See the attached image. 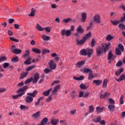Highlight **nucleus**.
Instances as JSON below:
<instances>
[{
  "label": "nucleus",
  "mask_w": 125,
  "mask_h": 125,
  "mask_svg": "<svg viewBox=\"0 0 125 125\" xmlns=\"http://www.w3.org/2000/svg\"><path fill=\"white\" fill-rule=\"evenodd\" d=\"M38 91L35 90L32 93H28L27 95H28L25 97V102L26 103H32V101H34L33 97H36Z\"/></svg>",
  "instance_id": "obj_1"
},
{
  "label": "nucleus",
  "mask_w": 125,
  "mask_h": 125,
  "mask_svg": "<svg viewBox=\"0 0 125 125\" xmlns=\"http://www.w3.org/2000/svg\"><path fill=\"white\" fill-rule=\"evenodd\" d=\"M11 51L13 52L15 54H20L22 52V50L20 49L16 48L15 45H12L11 48Z\"/></svg>",
  "instance_id": "obj_2"
},
{
  "label": "nucleus",
  "mask_w": 125,
  "mask_h": 125,
  "mask_svg": "<svg viewBox=\"0 0 125 125\" xmlns=\"http://www.w3.org/2000/svg\"><path fill=\"white\" fill-rule=\"evenodd\" d=\"M104 45H102V46L98 47L96 48V53L97 56H101V54L103 53V51H104Z\"/></svg>",
  "instance_id": "obj_3"
},
{
  "label": "nucleus",
  "mask_w": 125,
  "mask_h": 125,
  "mask_svg": "<svg viewBox=\"0 0 125 125\" xmlns=\"http://www.w3.org/2000/svg\"><path fill=\"white\" fill-rule=\"evenodd\" d=\"M76 42V45H83L85 43V40L83 37L81 40H79L78 38L75 39Z\"/></svg>",
  "instance_id": "obj_4"
},
{
  "label": "nucleus",
  "mask_w": 125,
  "mask_h": 125,
  "mask_svg": "<svg viewBox=\"0 0 125 125\" xmlns=\"http://www.w3.org/2000/svg\"><path fill=\"white\" fill-rule=\"evenodd\" d=\"M48 65L51 70H55V69H56V63L54 62L53 60H51L48 63Z\"/></svg>",
  "instance_id": "obj_5"
},
{
  "label": "nucleus",
  "mask_w": 125,
  "mask_h": 125,
  "mask_svg": "<svg viewBox=\"0 0 125 125\" xmlns=\"http://www.w3.org/2000/svg\"><path fill=\"white\" fill-rule=\"evenodd\" d=\"M28 88H29V87L28 86V85H25L23 86V87H21L18 91H17V93H24V94H25V92L26 91V90H27V89H28Z\"/></svg>",
  "instance_id": "obj_6"
},
{
  "label": "nucleus",
  "mask_w": 125,
  "mask_h": 125,
  "mask_svg": "<svg viewBox=\"0 0 125 125\" xmlns=\"http://www.w3.org/2000/svg\"><path fill=\"white\" fill-rule=\"evenodd\" d=\"M93 20L94 22L97 23V24H100L101 23V18L99 15L96 14L93 17Z\"/></svg>",
  "instance_id": "obj_7"
},
{
  "label": "nucleus",
  "mask_w": 125,
  "mask_h": 125,
  "mask_svg": "<svg viewBox=\"0 0 125 125\" xmlns=\"http://www.w3.org/2000/svg\"><path fill=\"white\" fill-rule=\"evenodd\" d=\"M84 63H85V62L84 61H79L76 62V63L75 64V66L77 68L80 69V68H82V66L84 65Z\"/></svg>",
  "instance_id": "obj_8"
},
{
  "label": "nucleus",
  "mask_w": 125,
  "mask_h": 125,
  "mask_svg": "<svg viewBox=\"0 0 125 125\" xmlns=\"http://www.w3.org/2000/svg\"><path fill=\"white\" fill-rule=\"evenodd\" d=\"M87 56L89 58H90L91 57V55L92 53H93V49L89 48H87L86 49Z\"/></svg>",
  "instance_id": "obj_9"
},
{
  "label": "nucleus",
  "mask_w": 125,
  "mask_h": 125,
  "mask_svg": "<svg viewBox=\"0 0 125 125\" xmlns=\"http://www.w3.org/2000/svg\"><path fill=\"white\" fill-rule=\"evenodd\" d=\"M39 79H40V77H39V73H36L34 75V79L33 78V80H32L33 83H37Z\"/></svg>",
  "instance_id": "obj_10"
},
{
  "label": "nucleus",
  "mask_w": 125,
  "mask_h": 125,
  "mask_svg": "<svg viewBox=\"0 0 125 125\" xmlns=\"http://www.w3.org/2000/svg\"><path fill=\"white\" fill-rule=\"evenodd\" d=\"M110 96V93L107 92H105L104 94H101L100 96V98L101 99H106V98H108Z\"/></svg>",
  "instance_id": "obj_11"
},
{
  "label": "nucleus",
  "mask_w": 125,
  "mask_h": 125,
  "mask_svg": "<svg viewBox=\"0 0 125 125\" xmlns=\"http://www.w3.org/2000/svg\"><path fill=\"white\" fill-rule=\"evenodd\" d=\"M76 31L77 32H78V33H79L80 35H82V34H83V33H84V30L83 29V28L82 25H79Z\"/></svg>",
  "instance_id": "obj_12"
},
{
  "label": "nucleus",
  "mask_w": 125,
  "mask_h": 125,
  "mask_svg": "<svg viewBox=\"0 0 125 125\" xmlns=\"http://www.w3.org/2000/svg\"><path fill=\"white\" fill-rule=\"evenodd\" d=\"M86 16L87 15L86 13L83 12L81 14V21H82L83 23H84V22L86 21Z\"/></svg>",
  "instance_id": "obj_13"
},
{
  "label": "nucleus",
  "mask_w": 125,
  "mask_h": 125,
  "mask_svg": "<svg viewBox=\"0 0 125 125\" xmlns=\"http://www.w3.org/2000/svg\"><path fill=\"white\" fill-rule=\"evenodd\" d=\"M102 80H95L93 81V84H95L97 86H99L102 83Z\"/></svg>",
  "instance_id": "obj_14"
},
{
  "label": "nucleus",
  "mask_w": 125,
  "mask_h": 125,
  "mask_svg": "<svg viewBox=\"0 0 125 125\" xmlns=\"http://www.w3.org/2000/svg\"><path fill=\"white\" fill-rule=\"evenodd\" d=\"M115 80L116 82H118V83H120V82H122V81H125V74H122L120 77H119V79H116Z\"/></svg>",
  "instance_id": "obj_15"
},
{
  "label": "nucleus",
  "mask_w": 125,
  "mask_h": 125,
  "mask_svg": "<svg viewBox=\"0 0 125 125\" xmlns=\"http://www.w3.org/2000/svg\"><path fill=\"white\" fill-rule=\"evenodd\" d=\"M60 88V84H58L56 86L53 91H52V94H56L58 91V89Z\"/></svg>",
  "instance_id": "obj_16"
},
{
  "label": "nucleus",
  "mask_w": 125,
  "mask_h": 125,
  "mask_svg": "<svg viewBox=\"0 0 125 125\" xmlns=\"http://www.w3.org/2000/svg\"><path fill=\"white\" fill-rule=\"evenodd\" d=\"M83 38L86 42V41H87V40H88L89 39H90V38H91V32H89L88 33L86 34L85 35V36Z\"/></svg>",
  "instance_id": "obj_17"
},
{
  "label": "nucleus",
  "mask_w": 125,
  "mask_h": 125,
  "mask_svg": "<svg viewBox=\"0 0 125 125\" xmlns=\"http://www.w3.org/2000/svg\"><path fill=\"white\" fill-rule=\"evenodd\" d=\"M124 68H122L119 69L118 70L116 71L115 72V75L117 77H119V76H121V74H122V73H123V72H124Z\"/></svg>",
  "instance_id": "obj_18"
},
{
  "label": "nucleus",
  "mask_w": 125,
  "mask_h": 125,
  "mask_svg": "<svg viewBox=\"0 0 125 125\" xmlns=\"http://www.w3.org/2000/svg\"><path fill=\"white\" fill-rule=\"evenodd\" d=\"M108 109H109V111L110 112H114L115 111V109L116 108V106L115 105L113 104H109L107 107Z\"/></svg>",
  "instance_id": "obj_19"
},
{
  "label": "nucleus",
  "mask_w": 125,
  "mask_h": 125,
  "mask_svg": "<svg viewBox=\"0 0 125 125\" xmlns=\"http://www.w3.org/2000/svg\"><path fill=\"white\" fill-rule=\"evenodd\" d=\"M113 57H114V55L112 53V51L110 50L108 52L107 60H111V59H112V60H114V58Z\"/></svg>",
  "instance_id": "obj_20"
},
{
  "label": "nucleus",
  "mask_w": 125,
  "mask_h": 125,
  "mask_svg": "<svg viewBox=\"0 0 125 125\" xmlns=\"http://www.w3.org/2000/svg\"><path fill=\"white\" fill-rule=\"evenodd\" d=\"M59 122V120L52 119H51L50 123L52 125H57V124Z\"/></svg>",
  "instance_id": "obj_21"
},
{
  "label": "nucleus",
  "mask_w": 125,
  "mask_h": 125,
  "mask_svg": "<svg viewBox=\"0 0 125 125\" xmlns=\"http://www.w3.org/2000/svg\"><path fill=\"white\" fill-rule=\"evenodd\" d=\"M52 90V88H51L47 90V91H45L42 93L43 95L44 96H48L49 95V92Z\"/></svg>",
  "instance_id": "obj_22"
},
{
  "label": "nucleus",
  "mask_w": 125,
  "mask_h": 125,
  "mask_svg": "<svg viewBox=\"0 0 125 125\" xmlns=\"http://www.w3.org/2000/svg\"><path fill=\"white\" fill-rule=\"evenodd\" d=\"M32 51L36 54H40V53H41L42 52V51H41V50L37 48H32Z\"/></svg>",
  "instance_id": "obj_23"
},
{
  "label": "nucleus",
  "mask_w": 125,
  "mask_h": 125,
  "mask_svg": "<svg viewBox=\"0 0 125 125\" xmlns=\"http://www.w3.org/2000/svg\"><path fill=\"white\" fill-rule=\"evenodd\" d=\"M32 60V58L31 57H29L27 58V59L24 62L25 65H31V60Z\"/></svg>",
  "instance_id": "obj_24"
},
{
  "label": "nucleus",
  "mask_w": 125,
  "mask_h": 125,
  "mask_svg": "<svg viewBox=\"0 0 125 125\" xmlns=\"http://www.w3.org/2000/svg\"><path fill=\"white\" fill-rule=\"evenodd\" d=\"M36 28L37 30H38V31H39L40 32H42V31H43V30H44V29L41 26V25H40V24H39L38 23L36 24Z\"/></svg>",
  "instance_id": "obj_25"
},
{
  "label": "nucleus",
  "mask_w": 125,
  "mask_h": 125,
  "mask_svg": "<svg viewBox=\"0 0 125 125\" xmlns=\"http://www.w3.org/2000/svg\"><path fill=\"white\" fill-rule=\"evenodd\" d=\"M107 84H108V80L107 79H104L103 82V88H106L107 87Z\"/></svg>",
  "instance_id": "obj_26"
},
{
  "label": "nucleus",
  "mask_w": 125,
  "mask_h": 125,
  "mask_svg": "<svg viewBox=\"0 0 125 125\" xmlns=\"http://www.w3.org/2000/svg\"><path fill=\"white\" fill-rule=\"evenodd\" d=\"M81 55H83V56H86L87 55V53H86V50L85 49H83L80 51Z\"/></svg>",
  "instance_id": "obj_27"
},
{
  "label": "nucleus",
  "mask_w": 125,
  "mask_h": 125,
  "mask_svg": "<svg viewBox=\"0 0 125 125\" xmlns=\"http://www.w3.org/2000/svg\"><path fill=\"white\" fill-rule=\"evenodd\" d=\"M41 112L40 111L37 112L36 113L33 114L32 115V117H34L35 119H39L40 117H41V115L40 114Z\"/></svg>",
  "instance_id": "obj_28"
},
{
  "label": "nucleus",
  "mask_w": 125,
  "mask_h": 125,
  "mask_svg": "<svg viewBox=\"0 0 125 125\" xmlns=\"http://www.w3.org/2000/svg\"><path fill=\"white\" fill-rule=\"evenodd\" d=\"M110 45H111V43H109L108 44H106L105 46H104V48H104V53L107 52V50L109 49V47L110 46Z\"/></svg>",
  "instance_id": "obj_29"
},
{
  "label": "nucleus",
  "mask_w": 125,
  "mask_h": 125,
  "mask_svg": "<svg viewBox=\"0 0 125 125\" xmlns=\"http://www.w3.org/2000/svg\"><path fill=\"white\" fill-rule=\"evenodd\" d=\"M22 95H24V93H20L19 94L13 96L12 97H13V99H17V98H18V97H21V96Z\"/></svg>",
  "instance_id": "obj_30"
},
{
  "label": "nucleus",
  "mask_w": 125,
  "mask_h": 125,
  "mask_svg": "<svg viewBox=\"0 0 125 125\" xmlns=\"http://www.w3.org/2000/svg\"><path fill=\"white\" fill-rule=\"evenodd\" d=\"M111 23H112L113 25H114V26H117L118 24H120V23H121V21L120 20L111 21Z\"/></svg>",
  "instance_id": "obj_31"
},
{
  "label": "nucleus",
  "mask_w": 125,
  "mask_h": 125,
  "mask_svg": "<svg viewBox=\"0 0 125 125\" xmlns=\"http://www.w3.org/2000/svg\"><path fill=\"white\" fill-rule=\"evenodd\" d=\"M30 56V51L29 50H27L25 52V54H23V57L25 58H27V57H29Z\"/></svg>",
  "instance_id": "obj_32"
},
{
  "label": "nucleus",
  "mask_w": 125,
  "mask_h": 125,
  "mask_svg": "<svg viewBox=\"0 0 125 125\" xmlns=\"http://www.w3.org/2000/svg\"><path fill=\"white\" fill-rule=\"evenodd\" d=\"M42 38L43 41H49L50 40V37H49V36H46L45 35H42Z\"/></svg>",
  "instance_id": "obj_33"
},
{
  "label": "nucleus",
  "mask_w": 125,
  "mask_h": 125,
  "mask_svg": "<svg viewBox=\"0 0 125 125\" xmlns=\"http://www.w3.org/2000/svg\"><path fill=\"white\" fill-rule=\"evenodd\" d=\"M11 61L13 63H17L19 61V58L17 56L14 57L12 59Z\"/></svg>",
  "instance_id": "obj_34"
},
{
  "label": "nucleus",
  "mask_w": 125,
  "mask_h": 125,
  "mask_svg": "<svg viewBox=\"0 0 125 125\" xmlns=\"http://www.w3.org/2000/svg\"><path fill=\"white\" fill-rule=\"evenodd\" d=\"M105 109V107L101 108L100 107H96V110L98 114H99V113H102L103 110Z\"/></svg>",
  "instance_id": "obj_35"
},
{
  "label": "nucleus",
  "mask_w": 125,
  "mask_h": 125,
  "mask_svg": "<svg viewBox=\"0 0 125 125\" xmlns=\"http://www.w3.org/2000/svg\"><path fill=\"white\" fill-rule=\"evenodd\" d=\"M74 80H75L76 81H83V79H84V77L83 76H82L80 77H76V76H73Z\"/></svg>",
  "instance_id": "obj_36"
},
{
  "label": "nucleus",
  "mask_w": 125,
  "mask_h": 125,
  "mask_svg": "<svg viewBox=\"0 0 125 125\" xmlns=\"http://www.w3.org/2000/svg\"><path fill=\"white\" fill-rule=\"evenodd\" d=\"M101 120H102V118L101 116H98L96 119L93 120V122L94 123H99Z\"/></svg>",
  "instance_id": "obj_37"
},
{
  "label": "nucleus",
  "mask_w": 125,
  "mask_h": 125,
  "mask_svg": "<svg viewBox=\"0 0 125 125\" xmlns=\"http://www.w3.org/2000/svg\"><path fill=\"white\" fill-rule=\"evenodd\" d=\"M28 75V72H23L21 74V77H20V79H24V78H26V76Z\"/></svg>",
  "instance_id": "obj_38"
},
{
  "label": "nucleus",
  "mask_w": 125,
  "mask_h": 125,
  "mask_svg": "<svg viewBox=\"0 0 125 125\" xmlns=\"http://www.w3.org/2000/svg\"><path fill=\"white\" fill-rule=\"evenodd\" d=\"M115 53L117 55H122V51L119 48H116L115 49Z\"/></svg>",
  "instance_id": "obj_39"
},
{
  "label": "nucleus",
  "mask_w": 125,
  "mask_h": 125,
  "mask_svg": "<svg viewBox=\"0 0 125 125\" xmlns=\"http://www.w3.org/2000/svg\"><path fill=\"white\" fill-rule=\"evenodd\" d=\"M83 71L84 72V73H86V74H87L88 73H92V71L91 70V69L88 68H84Z\"/></svg>",
  "instance_id": "obj_40"
},
{
  "label": "nucleus",
  "mask_w": 125,
  "mask_h": 125,
  "mask_svg": "<svg viewBox=\"0 0 125 125\" xmlns=\"http://www.w3.org/2000/svg\"><path fill=\"white\" fill-rule=\"evenodd\" d=\"M35 13H36V10H34V8H32L31 9V12L29 16L33 17V16H35Z\"/></svg>",
  "instance_id": "obj_41"
},
{
  "label": "nucleus",
  "mask_w": 125,
  "mask_h": 125,
  "mask_svg": "<svg viewBox=\"0 0 125 125\" xmlns=\"http://www.w3.org/2000/svg\"><path fill=\"white\" fill-rule=\"evenodd\" d=\"M72 35V32L70 30H67L65 32V36L66 37H70Z\"/></svg>",
  "instance_id": "obj_42"
},
{
  "label": "nucleus",
  "mask_w": 125,
  "mask_h": 125,
  "mask_svg": "<svg viewBox=\"0 0 125 125\" xmlns=\"http://www.w3.org/2000/svg\"><path fill=\"white\" fill-rule=\"evenodd\" d=\"M50 51L49 49H43L42 51V54L44 55L46 53H50Z\"/></svg>",
  "instance_id": "obj_43"
},
{
  "label": "nucleus",
  "mask_w": 125,
  "mask_h": 125,
  "mask_svg": "<svg viewBox=\"0 0 125 125\" xmlns=\"http://www.w3.org/2000/svg\"><path fill=\"white\" fill-rule=\"evenodd\" d=\"M113 39H114V37L113 36H111V35H107L106 38V41H108V42H110V41H112V40H113Z\"/></svg>",
  "instance_id": "obj_44"
},
{
  "label": "nucleus",
  "mask_w": 125,
  "mask_h": 125,
  "mask_svg": "<svg viewBox=\"0 0 125 125\" xmlns=\"http://www.w3.org/2000/svg\"><path fill=\"white\" fill-rule=\"evenodd\" d=\"M118 47L122 51V52H124V50H125V47H124V45L122 44V43H119L118 45Z\"/></svg>",
  "instance_id": "obj_45"
},
{
  "label": "nucleus",
  "mask_w": 125,
  "mask_h": 125,
  "mask_svg": "<svg viewBox=\"0 0 125 125\" xmlns=\"http://www.w3.org/2000/svg\"><path fill=\"white\" fill-rule=\"evenodd\" d=\"M20 107L21 110H28L29 109V107L24 105H21Z\"/></svg>",
  "instance_id": "obj_46"
},
{
  "label": "nucleus",
  "mask_w": 125,
  "mask_h": 125,
  "mask_svg": "<svg viewBox=\"0 0 125 125\" xmlns=\"http://www.w3.org/2000/svg\"><path fill=\"white\" fill-rule=\"evenodd\" d=\"M118 27L120 30H125V25L123 23L119 24Z\"/></svg>",
  "instance_id": "obj_47"
},
{
  "label": "nucleus",
  "mask_w": 125,
  "mask_h": 125,
  "mask_svg": "<svg viewBox=\"0 0 125 125\" xmlns=\"http://www.w3.org/2000/svg\"><path fill=\"white\" fill-rule=\"evenodd\" d=\"M93 79H94V76L92 75V72H91L88 74V80H92Z\"/></svg>",
  "instance_id": "obj_48"
},
{
  "label": "nucleus",
  "mask_w": 125,
  "mask_h": 125,
  "mask_svg": "<svg viewBox=\"0 0 125 125\" xmlns=\"http://www.w3.org/2000/svg\"><path fill=\"white\" fill-rule=\"evenodd\" d=\"M32 81H33V77H31L30 79L26 80L24 82V83H25V84H27L29 83H31L32 82Z\"/></svg>",
  "instance_id": "obj_49"
},
{
  "label": "nucleus",
  "mask_w": 125,
  "mask_h": 125,
  "mask_svg": "<svg viewBox=\"0 0 125 125\" xmlns=\"http://www.w3.org/2000/svg\"><path fill=\"white\" fill-rule=\"evenodd\" d=\"M80 88H81V89H87V87H86V86L84 85L83 83H82L80 85Z\"/></svg>",
  "instance_id": "obj_50"
},
{
  "label": "nucleus",
  "mask_w": 125,
  "mask_h": 125,
  "mask_svg": "<svg viewBox=\"0 0 125 125\" xmlns=\"http://www.w3.org/2000/svg\"><path fill=\"white\" fill-rule=\"evenodd\" d=\"M5 60H7L6 57L5 56L0 57V63H1V62H2V61H5Z\"/></svg>",
  "instance_id": "obj_51"
},
{
  "label": "nucleus",
  "mask_w": 125,
  "mask_h": 125,
  "mask_svg": "<svg viewBox=\"0 0 125 125\" xmlns=\"http://www.w3.org/2000/svg\"><path fill=\"white\" fill-rule=\"evenodd\" d=\"M35 67H36L35 65L29 66L26 68V72H29L32 70V69H34Z\"/></svg>",
  "instance_id": "obj_52"
},
{
  "label": "nucleus",
  "mask_w": 125,
  "mask_h": 125,
  "mask_svg": "<svg viewBox=\"0 0 125 125\" xmlns=\"http://www.w3.org/2000/svg\"><path fill=\"white\" fill-rule=\"evenodd\" d=\"M9 39L11 41H12L15 42H19V40L18 39H16L13 37H10Z\"/></svg>",
  "instance_id": "obj_53"
},
{
  "label": "nucleus",
  "mask_w": 125,
  "mask_h": 125,
  "mask_svg": "<svg viewBox=\"0 0 125 125\" xmlns=\"http://www.w3.org/2000/svg\"><path fill=\"white\" fill-rule=\"evenodd\" d=\"M71 20V18H68L67 19H64L62 20V22L63 23H68V22H70V21Z\"/></svg>",
  "instance_id": "obj_54"
},
{
  "label": "nucleus",
  "mask_w": 125,
  "mask_h": 125,
  "mask_svg": "<svg viewBox=\"0 0 125 125\" xmlns=\"http://www.w3.org/2000/svg\"><path fill=\"white\" fill-rule=\"evenodd\" d=\"M94 111V108L93 107V106L91 105L89 107V113H92Z\"/></svg>",
  "instance_id": "obj_55"
},
{
  "label": "nucleus",
  "mask_w": 125,
  "mask_h": 125,
  "mask_svg": "<svg viewBox=\"0 0 125 125\" xmlns=\"http://www.w3.org/2000/svg\"><path fill=\"white\" fill-rule=\"evenodd\" d=\"M95 44V39H93L91 42V47H94V45Z\"/></svg>",
  "instance_id": "obj_56"
},
{
  "label": "nucleus",
  "mask_w": 125,
  "mask_h": 125,
  "mask_svg": "<svg viewBox=\"0 0 125 125\" xmlns=\"http://www.w3.org/2000/svg\"><path fill=\"white\" fill-rule=\"evenodd\" d=\"M122 65H123V62H122V61L118 62L117 63H116L117 67H121Z\"/></svg>",
  "instance_id": "obj_57"
},
{
  "label": "nucleus",
  "mask_w": 125,
  "mask_h": 125,
  "mask_svg": "<svg viewBox=\"0 0 125 125\" xmlns=\"http://www.w3.org/2000/svg\"><path fill=\"white\" fill-rule=\"evenodd\" d=\"M108 102L109 104H115V101L111 98L108 99Z\"/></svg>",
  "instance_id": "obj_58"
},
{
  "label": "nucleus",
  "mask_w": 125,
  "mask_h": 125,
  "mask_svg": "<svg viewBox=\"0 0 125 125\" xmlns=\"http://www.w3.org/2000/svg\"><path fill=\"white\" fill-rule=\"evenodd\" d=\"M120 104H124V96L123 95L121 96L120 99Z\"/></svg>",
  "instance_id": "obj_59"
},
{
  "label": "nucleus",
  "mask_w": 125,
  "mask_h": 125,
  "mask_svg": "<svg viewBox=\"0 0 125 125\" xmlns=\"http://www.w3.org/2000/svg\"><path fill=\"white\" fill-rule=\"evenodd\" d=\"M9 66V63L8 62H5L3 63V67L4 69H5L6 68H7Z\"/></svg>",
  "instance_id": "obj_60"
},
{
  "label": "nucleus",
  "mask_w": 125,
  "mask_h": 125,
  "mask_svg": "<svg viewBox=\"0 0 125 125\" xmlns=\"http://www.w3.org/2000/svg\"><path fill=\"white\" fill-rule=\"evenodd\" d=\"M61 35L62 36H65L66 35V30L62 29L61 30Z\"/></svg>",
  "instance_id": "obj_61"
},
{
  "label": "nucleus",
  "mask_w": 125,
  "mask_h": 125,
  "mask_svg": "<svg viewBox=\"0 0 125 125\" xmlns=\"http://www.w3.org/2000/svg\"><path fill=\"white\" fill-rule=\"evenodd\" d=\"M51 70L48 68H46L44 69V72L45 74H48L49 72H50Z\"/></svg>",
  "instance_id": "obj_62"
},
{
  "label": "nucleus",
  "mask_w": 125,
  "mask_h": 125,
  "mask_svg": "<svg viewBox=\"0 0 125 125\" xmlns=\"http://www.w3.org/2000/svg\"><path fill=\"white\" fill-rule=\"evenodd\" d=\"M99 124L102 125H105L106 124V122H105L104 120H103L100 121V122H99Z\"/></svg>",
  "instance_id": "obj_63"
},
{
  "label": "nucleus",
  "mask_w": 125,
  "mask_h": 125,
  "mask_svg": "<svg viewBox=\"0 0 125 125\" xmlns=\"http://www.w3.org/2000/svg\"><path fill=\"white\" fill-rule=\"evenodd\" d=\"M44 30L46 31V33H49L50 32V28L49 27H45Z\"/></svg>",
  "instance_id": "obj_64"
}]
</instances>
